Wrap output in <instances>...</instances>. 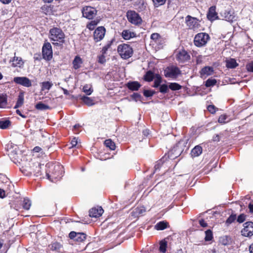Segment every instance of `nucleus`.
<instances>
[{
  "label": "nucleus",
  "mask_w": 253,
  "mask_h": 253,
  "mask_svg": "<svg viewBox=\"0 0 253 253\" xmlns=\"http://www.w3.org/2000/svg\"><path fill=\"white\" fill-rule=\"evenodd\" d=\"M104 144L107 147L109 148L111 150H114L115 149V144L111 139L106 140L104 142Z\"/></svg>",
  "instance_id": "36"
},
{
  "label": "nucleus",
  "mask_w": 253,
  "mask_h": 253,
  "mask_svg": "<svg viewBox=\"0 0 253 253\" xmlns=\"http://www.w3.org/2000/svg\"><path fill=\"white\" fill-rule=\"evenodd\" d=\"M5 196V192L3 190L0 189V198H3Z\"/></svg>",
  "instance_id": "62"
},
{
  "label": "nucleus",
  "mask_w": 253,
  "mask_h": 253,
  "mask_svg": "<svg viewBox=\"0 0 253 253\" xmlns=\"http://www.w3.org/2000/svg\"><path fill=\"white\" fill-rule=\"evenodd\" d=\"M110 45L109 44H108L107 45H106L103 47L102 50L103 54L106 53L107 50H108V49L110 47Z\"/></svg>",
  "instance_id": "60"
},
{
  "label": "nucleus",
  "mask_w": 253,
  "mask_h": 253,
  "mask_svg": "<svg viewBox=\"0 0 253 253\" xmlns=\"http://www.w3.org/2000/svg\"><path fill=\"white\" fill-rule=\"evenodd\" d=\"M154 78V74L152 72L148 71L144 76V79L148 82H151Z\"/></svg>",
  "instance_id": "38"
},
{
  "label": "nucleus",
  "mask_w": 253,
  "mask_h": 253,
  "mask_svg": "<svg viewBox=\"0 0 253 253\" xmlns=\"http://www.w3.org/2000/svg\"><path fill=\"white\" fill-rule=\"evenodd\" d=\"M104 210L101 207L94 208L90 210L89 215L90 217H97L100 216L103 213Z\"/></svg>",
  "instance_id": "17"
},
{
  "label": "nucleus",
  "mask_w": 253,
  "mask_h": 253,
  "mask_svg": "<svg viewBox=\"0 0 253 253\" xmlns=\"http://www.w3.org/2000/svg\"><path fill=\"white\" fill-rule=\"evenodd\" d=\"M83 91L86 95H90L93 91L91 87L89 85H85L83 87Z\"/></svg>",
  "instance_id": "41"
},
{
  "label": "nucleus",
  "mask_w": 253,
  "mask_h": 253,
  "mask_svg": "<svg viewBox=\"0 0 253 253\" xmlns=\"http://www.w3.org/2000/svg\"><path fill=\"white\" fill-rule=\"evenodd\" d=\"M81 99L84 102V104L88 106H91L94 104L93 100L87 96H81Z\"/></svg>",
  "instance_id": "32"
},
{
  "label": "nucleus",
  "mask_w": 253,
  "mask_h": 253,
  "mask_svg": "<svg viewBox=\"0 0 253 253\" xmlns=\"http://www.w3.org/2000/svg\"><path fill=\"white\" fill-rule=\"evenodd\" d=\"M82 64V60L79 56H76L73 61V67L75 69H78L80 68Z\"/></svg>",
  "instance_id": "25"
},
{
  "label": "nucleus",
  "mask_w": 253,
  "mask_h": 253,
  "mask_svg": "<svg viewBox=\"0 0 253 253\" xmlns=\"http://www.w3.org/2000/svg\"><path fill=\"white\" fill-rule=\"evenodd\" d=\"M13 81L19 84L26 87L32 86V82L30 79L26 77H17L13 79Z\"/></svg>",
  "instance_id": "11"
},
{
  "label": "nucleus",
  "mask_w": 253,
  "mask_h": 253,
  "mask_svg": "<svg viewBox=\"0 0 253 253\" xmlns=\"http://www.w3.org/2000/svg\"><path fill=\"white\" fill-rule=\"evenodd\" d=\"M222 16L225 20L230 22H232L235 20V16L234 15V13L231 11H225L222 13Z\"/></svg>",
  "instance_id": "18"
},
{
  "label": "nucleus",
  "mask_w": 253,
  "mask_h": 253,
  "mask_svg": "<svg viewBox=\"0 0 253 253\" xmlns=\"http://www.w3.org/2000/svg\"><path fill=\"white\" fill-rule=\"evenodd\" d=\"M199 224L203 227L207 226V223L203 219L199 220Z\"/></svg>",
  "instance_id": "59"
},
{
  "label": "nucleus",
  "mask_w": 253,
  "mask_h": 253,
  "mask_svg": "<svg viewBox=\"0 0 253 253\" xmlns=\"http://www.w3.org/2000/svg\"><path fill=\"white\" fill-rule=\"evenodd\" d=\"M176 59L179 62L183 63L190 59V55L187 51L182 50L179 51L177 54Z\"/></svg>",
  "instance_id": "16"
},
{
  "label": "nucleus",
  "mask_w": 253,
  "mask_h": 253,
  "mask_svg": "<svg viewBox=\"0 0 253 253\" xmlns=\"http://www.w3.org/2000/svg\"><path fill=\"white\" fill-rule=\"evenodd\" d=\"M168 86L167 84H162L160 87V91L162 93H167L168 91Z\"/></svg>",
  "instance_id": "48"
},
{
  "label": "nucleus",
  "mask_w": 253,
  "mask_h": 253,
  "mask_svg": "<svg viewBox=\"0 0 253 253\" xmlns=\"http://www.w3.org/2000/svg\"><path fill=\"white\" fill-rule=\"evenodd\" d=\"M216 81L215 79H209L206 82V86L210 87L215 84Z\"/></svg>",
  "instance_id": "46"
},
{
  "label": "nucleus",
  "mask_w": 253,
  "mask_h": 253,
  "mask_svg": "<svg viewBox=\"0 0 253 253\" xmlns=\"http://www.w3.org/2000/svg\"><path fill=\"white\" fill-rule=\"evenodd\" d=\"M181 87V85L176 83H170L169 85V88L172 90H179Z\"/></svg>",
  "instance_id": "43"
},
{
  "label": "nucleus",
  "mask_w": 253,
  "mask_h": 253,
  "mask_svg": "<svg viewBox=\"0 0 253 253\" xmlns=\"http://www.w3.org/2000/svg\"><path fill=\"white\" fill-rule=\"evenodd\" d=\"M246 68L248 71L253 72V61L248 63L246 65Z\"/></svg>",
  "instance_id": "54"
},
{
  "label": "nucleus",
  "mask_w": 253,
  "mask_h": 253,
  "mask_svg": "<svg viewBox=\"0 0 253 253\" xmlns=\"http://www.w3.org/2000/svg\"><path fill=\"white\" fill-rule=\"evenodd\" d=\"M106 30L103 27H98L94 32L93 37L96 42H98L102 40L104 37Z\"/></svg>",
  "instance_id": "15"
},
{
  "label": "nucleus",
  "mask_w": 253,
  "mask_h": 253,
  "mask_svg": "<svg viewBox=\"0 0 253 253\" xmlns=\"http://www.w3.org/2000/svg\"><path fill=\"white\" fill-rule=\"evenodd\" d=\"M162 78L159 75H156L155 78L154 84L153 86L154 87H157L159 86L161 83Z\"/></svg>",
  "instance_id": "42"
},
{
  "label": "nucleus",
  "mask_w": 253,
  "mask_h": 253,
  "mask_svg": "<svg viewBox=\"0 0 253 253\" xmlns=\"http://www.w3.org/2000/svg\"><path fill=\"white\" fill-rule=\"evenodd\" d=\"M31 204V201L29 199L24 198L23 201L22 207L23 209L28 210L30 209Z\"/></svg>",
  "instance_id": "35"
},
{
  "label": "nucleus",
  "mask_w": 253,
  "mask_h": 253,
  "mask_svg": "<svg viewBox=\"0 0 253 253\" xmlns=\"http://www.w3.org/2000/svg\"><path fill=\"white\" fill-rule=\"evenodd\" d=\"M167 243L165 241H162L160 243L159 250L162 253H165L166 251Z\"/></svg>",
  "instance_id": "40"
},
{
  "label": "nucleus",
  "mask_w": 253,
  "mask_h": 253,
  "mask_svg": "<svg viewBox=\"0 0 253 253\" xmlns=\"http://www.w3.org/2000/svg\"><path fill=\"white\" fill-rule=\"evenodd\" d=\"M127 18L129 22L134 25H139L141 23L142 19L138 13L134 11H128L126 13Z\"/></svg>",
  "instance_id": "6"
},
{
  "label": "nucleus",
  "mask_w": 253,
  "mask_h": 253,
  "mask_svg": "<svg viewBox=\"0 0 253 253\" xmlns=\"http://www.w3.org/2000/svg\"><path fill=\"white\" fill-rule=\"evenodd\" d=\"M238 64L236 62V61L234 59H230L227 61L226 62V66L228 68H234L237 67Z\"/></svg>",
  "instance_id": "34"
},
{
  "label": "nucleus",
  "mask_w": 253,
  "mask_h": 253,
  "mask_svg": "<svg viewBox=\"0 0 253 253\" xmlns=\"http://www.w3.org/2000/svg\"><path fill=\"white\" fill-rule=\"evenodd\" d=\"M168 227V223L165 221H160L157 223L155 226V228L157 230H164Z\"/></svg>",
  "instance_id": "27"
},
{
  "label": "nucleus",
  "mask_w": 253,
  "mask_h": 253,
  "mask_svg": "<svg viewBox=\"0 0 253 253\" xmlns=\"http://www.w3.org/2000/svg\"><path fill=\"white\" fill-rule=\"evenodd\" d=\"M24 103V95L21 93L18 96V100L16 104L14 107V108H17L21 107Z\"/></svg>",
  "instance_id": "33"
},
{
  "label": "nucleus",
  "mask_w": 253,
  "mask_h": 253,
  "mask_svg": "<svg viewBox=\"0 0 253 253\" xmlns=\"http://www.w3.org/2000/svg\"><path fill=\"white\" fill-rule=\"evenodd\" d=\"M187 144L186 140H181L174 147L172 151L176 155H180L184 150Z\"/></svg>",
  "instance_id": "14"
},
{
  "label": "nucleus",
  "mask_w": 253,
  "mask_h": 253,
  "mask_svg": "<svg viewBox=\"0 0 253 253\" xmlns=\"http://www.w3.org/2000/svg\"><path fill=\"white\" fill-rule=\"evenodd\" d=\"M7 105V98L5 95L0 94V108H5Z\"/></svg>",
  "instance_id": "30"
},
{
  "label": "nucleus",
  "mask_w": 253,
  "mask_h": 253,
  "mask_svg": "<svg viewBox=\"0 0 253 253\" xmlns=\"http://www.w3.org/2000/svg\"><path fill=\"white\" fill-rule=\"evenodd\" d=\"M98 61L99 63H101V64H104L106 62L105 57L104 56V55L103 54H102L98 57Z\"/></svg>",
  "instance_id": "56"
},
{
  "label": "nucleus",
  "mask_w": 253,
  "mask_h": 253,
  "mask_svg": "<svg viewBox=\"0 0 253 253\" xmlns=\"http://www.w3.org/2000/svg\"><path fill=\"white\" fill-rule=\"evenodd\" d=\"M205 240L206 241H211L213 238V235L212 231L211 230H208L205 232Z\"/></svg>",
  "instance_id": "39"
},
{
  "label": "nucleus",
  "mask_w": 253,
  "mask_h": 253,
  "mask_svg": "<svg viewBox=\"0 0 253 253\" xmlns=\"http://www.w3.org/2000/svg\"><path fill=\"white\" fill-rule=\"evenodd\" d=\"M10 62H12V66L14 67L22 68L24 65V61L21 57L14 56Z\"/></svg>",
  "instance_id": "19"
},
{
  "label": "nucleus",
  "mask_w": 253,
  "mask_h": 253,
  "mask_svg": "<svg viewBox=\"0 0 253 253\" xmlns=\"http://www.w3.org/2000/svg\"><path fill=\"white\" fill-rule=\"evenodd\" d=\"M167 0H152L155 7H158L161 5H164Z\"/></svg>",
  "instance_id": "44"
},
{
  "label": "nucleus",
  "mask_w": 253,
  "mask_h": 253,
  "mask_svg": "<svg viewBox=\"0 0 253 253\" xmlns=\"http://www.w3.org/2000/svg\"><path fill=\"white\" fill-rule=\"evenodd\" d=\"M213 73V69L211 67L206 66L203 68L200 71V74L202 78H206L210 76Z\"/></svg>",
  "instance_id": "21"
},
{
  "label": "nucleus",
  "mask_w": 253,
  "mask_h": 253,
  "mask_svg": "<svg viewBox=\"0 0 253 253\" xmlns=\"http://www.w3.org/2000/svg\"><path fill=\"white\" fill-rule=\"evenodd\" d=\"M97 22L95 21H92L87 25V27L89 30H93Z\"/></svg>",
  "instance_id": "51"
},
{
  "label": "nucleus",
  "mask_w": 253,
  "mask_h": 253,
  "mask_svg": "<svg viewBox=\"0 0 253 253\" xmlns=\"http://www.w3.org/2000/svg\"><path fill=\"white\" fill-rule=\"evenodd\" d=\"M162 165V160H160L159 161H158L157 162V163L155 166V171H157V170L158 169H159L161 167Z\"/></svg>",
  "instance_id": "58"
},
{
  "label": "nucleus",
  "mask_w": 253,
  "mask_h": 253,
  "mask_svg": "<svg viewBox=\"0 0 253 253\" xmlns=\"http://www.w3.org/2000/svg\"><path fill=\"white\" fill-rule=\"evenodd\" d=\"M207 17L210 21L215 20L218 18L215 6H211L209 8V12L207 14Z\"/></svg>",
  "instance_id": "20"
},
{
  "label": "nucleus",
  "mask_w": 253,
  "mask_h": 253,
  "mask_svg": "<svg viewBox=\"0 0 253 253\" xmlns=\"http://www.w3.org/2000/svg\"><path fill=\"white\" fill-rule=\"evenodd\" d=\"M126 86L131 90H138L141 84L137 82H129L127 83Z\"/></svg>",
  "instance_id": "22"
},
{
  "label": "nucleus",
  "mask_w": 253,
  "mask_h": 253,
  "mask_svg": "<svg viewBox=\"0 0 253 253\" xmlns=\"http://www.w3.org/2000/svg\"><path fill=\"white\" fill-rule=\"evenodd\" d=\"M50 248L52 251L60 252L62 248V246L58 242H55L50 245Z\"/></svg>",
  "instance_id": "28"
},
{
  "label": "nucleus",
  "mask_w": 253,
  "mask_h": 253,
  "mask_svg": "<svg viewBox=\"0 0 253 253\" xmlns=\"http://www.w3.org/2000/svg\"><path fill=\"white\" fill-rule=\"evenodd\" d=\"M208 110L212 114L214 113L217 109L214 105H210L207 107Z\"/></svg>",
  "instance_id": "49"
},
{
  "label": "nucleus",
  "mask_w": 253,
  "mask_h": 253,
  "mask_svg": "<svg viewBox=\"0 0 253 253\" xmlns=\"http://www.w3.org/2000/svg\"><path fill=\"white\" fill-rule=\"evenodd\" d=\"M118 52L122 58L127 59L131 56L133 50L132 48L129 45L123 44L118 46Z\"/></svg>",
  "instance_id": "2"
},
{
  "label": "nucleus",
  "mask_w": 253,
  "mask_h": 253,
  "mask_svg": "<svg viewBox=\"0 0 253 253\" xmlns=\"http://www.w3.org/2000/svg\"><path fill=\"white\" fill-rule=\"evenodd\" d=\"M142 133H143V134L145 136H147L149 135V130L147 129H145L143 130Z\"/></svg>",
  "instance_id": "61"
},
{
  "label": "nucleus",
  "mask_w": 253,
  "mask_h": 253,
  "mask_svg": "<svg viewBox=\"0 0 253 253\" xmlns=\"http://www.w3.org/2000/svg\"><path fill=\"white\" fill-rule=\"evenodd\" d=\"M164 73L166 77L176 78L181 74V71L178 67L172 66L167 67L165 69Z\"/></svg>",
  "instance_id": "5"
},
{
  "label": "nucleus",
  "mask_w": 253,
  "mask_h": 253,
  "mask_svg": "<svg viewBox=\"0 0 253 253\" xmlns=\"http://www.w3.org/2000/svg\"><path fill=\"white\" fill-rule=\"evenodd\" d=\"M249 250L250 253H253V243L250 245Z\"/></svg>",
  "instance_id": "64"
},
{
  "label": "nucleus",
  "mask_w": 253,
  "mask_h": 253,
  "mask_svg": "<svg viewBox=\"0 0 253 253\" xmlns=\"http://www.w3.org/2000/svg\"><path fill=\"white\" fill-rule=\"evenodd\" d=\"M154 93V91L150 90H145L144 91V95L146 97L152 96Z\"/></svg>",
  "instance_id": "50"
},
{
  "label": "nucleus",
  "mask_w": 253,
  "mask_h": 253,
  "mask_svg": "<svg viewBox=\"0 0 253 253\" xmlns=\"http://www.w3.org/2000/svg\"><path fill=\"white\" fill-rule=\"evenodd\" d=\"M229 121L230 119H229L227 115L225 114L221 115L218 120V122L220 124H225L228 122Z\"/></svg>",
  "instance_id": "37"
},
{
  "label": "nucleus",
  "mask_w": 253,
  "mask_h": 253,
  "mask_svg": "<svg viewBox=\"0 0 253 253\" xmlns=\"http://www.w3.org/2000/svg\"><path fill=\"white\" fill-rule=\"evenodd\" d=\"M49 38L54 44H58L64 42L65 35L61 29L58 28L51 29L49 31Z\"/></svg>",
  "instance_id": "1"
},
{
  "label": "nucleus",
  "mask_w": 253,
  "mask_h": 253,
  "mask_svg": "<svg viewBox=\"0 0 253 253\" xmlns=\"http://www.w3.org/2000/svg\"><path fill=\"white\" fill-rule=\"evenodd\" d=\"M185 21L189 29L195 30L198 29L200 27V21L197 18L190 15L186 17Z\"/></svg>",
  "instance_id": "4"
},
{
  "label": "nucleus",
  "mask_w": 253,
  "mask_h": 253,
  "mask_svg": "<svg viewBox=\"0 0 253 253\" xmlns=\"http://www.w3.org/2000/svg\"><path fill=\"white\" fill-rule=\"evenodd\" d=\"M122 36L125 40H127L131 38L134 37L135 34L129 30H125L122 32Z\"/></svg>",
  "instance_id": "24"
},
{
  "label": "nucleus",
  "mask_w": 253,
  "mask_h": 253,
  "mask_svg": "<svg viewBox=\"0 0 253 253\" xmlns=\"http://www.w3.org/2000/svg\"><path fill=\"white\" fill-rule=\"evenodd\" d=\"M210 37L208 34L200 33L196 35L194 38V44L196 46L201 47L204 46L207 43Z\"/></svg>",
  "instance_id": "3"
},
{
  "label": "nucleus",
  "mask_w": 253,
  "mask_h": 253,
  "mask_svg": "<svg viewBox=\"0 0 253 253\" xmlns=\"http://www.w3.org/2000/svg\"><path fill=\"white\" fill-rule=\"evenodd\" d=\"M236 215H231L227 219L226 222L228 223H231L236 219Z\"/></svg>",
  "instance_id": "52"
},
{
  "label": "nucleus",
  "mask_w": 253,
  "mask_h": 253,
  "mask_svg": "<svg viewBox=\"0 0 253 253\" xmlns=\"http://www.w3.org/2000/svg\"><path fill=\"white\" fill-rule=\"evenodd\" d=\"M249 208L250 212L253 213V204L250 203L249 205Z\"/></svg>",
  "instance_id": "63"
},
{
  "label": "nucleus",
  "mask_w": 253,
  "mask_h": 253,
  "mask_svg": "<svg viewBox=\"0 0 253 253\" xmlns=\"http://www.w3.org/2000/svg\"><path fill=\"white\" fill-rule=\"evenodd\" d=\"M96 9L91 6L84 7L82 10L83 16L89 19H92L96 15Z\"/></svg>",
  "instance_id": "12"
},
{
  "label": "nucleus",
  "mask_w": 253,
  "mask_h": 253,
  "mask_svg": "<svg viewBox=\"0 0 253 253\" xmlns=\"http://www.w3.org/2000/svg\"><path fill=\"white\" fill-rule=\"evenodd\" d=\"M63 168L59 165H56L54 167V172L51 175L46 173L47 178L52 182L56 181V179L60 178L62 176V170Z\"/></svg>",
  "instance_id": "9"
},
{
  "label": "nucleus",
  "mask_w": 253,
  "mask_h": 253,
  "mask_svg": "<svg viewBox=\"0 0 253 253\" xmlns=\"http://www.w3.org/2000/svg\"><path fill=\"white\" fill-rule=\"evenodd\" d=\"M202 147L200 145H197L192 150L191 155L193 157H198L202 154Z\"/></svg>",
  "instance_id": "23"
},
{
  "label": "nucleus",
  "mask_w": 253,
  "mask_h": 253,
  "mask_svg": "<svg viewBox=\"0 0 253 253\" xmlns=\"http://www.w3.org/2000/svg\"><path fill=\"white\" fill-rule=\"evenodd\" d=\"M41 166L42 165L39 163H36L34 164V167H35V169H33V172L34 174L37 177L41 175Z\"/></svg>",
  "instance_id": "26"
},
{
  "label": "nucleus",
  "mask_w": 253,
  "mask_h": 253,
  "mask_svg": "<svg viewBox=\"0 0 253 253\" xmlns=\"http://www.w3.org/2000/svg\"><path fill=\"white\" fill-rule=\"evenodd\" d=\"M246 219V216L244 214H240L237 218V221L239 223L243 222Z\"/></svg>",
  "instance_id": "53"
},
{
  "label": "nucleus",
  "mask_w": 253,
  "mask_h": 253,
  "mask_svg": "<svg viewBox=\"0 0 253 253\" xmlns=\"http://www.w3.org/2000/svg\"><path fill=\"white\" fill-rule=\"evenodd\" d=\"M69 237L71 239L81 243L84 241L86 239V235L84 233L76 232L72 231L69 234Z\"/></svg>",
  "instance_id": "13"
},
{
  "label": "nucleus",
  "mask_w": 253,
  "mask_h": 253,
  "mask_svg": "<svg viewBox=\"0 0 253 253\" xmlns=\"http://www.w3.org/2000/svg\"><path fill=\"white\" fill-rule=\"evenodd\" d=\"M145 211V209L143 207L137 208L135 209V212L139 214H142Z\"/></svg>",
  "instance_id": "57"
},
{
  "label": "nucleus",
  "mask_w": 253,
  "mask_h": 253,
  "mask_svg": "<svg viewBox=\"0 0 253 253\" xmlns=\"http://www.w3.org/2000/svg\"><path fill=\"white\" fill-rule=\"evenodd\" d=\"M36 108L38 110H46L49 108V107L42 102H39L36 105Z\"/></svg>",
  "instance_id": "45"
},
{
  "label": "nucleus",
  "mask_w": 253,
  "mask_h": 253,
  "mask_svg": "<svg viewBox=\"0 0 253 253\" xmlns=\"http://www.w3.org/2000/svg\"><path fill=\"white\" fill-rule=\"evenodd\" d=\"M151 43L153 45L158 46V48L162 47L165 42L164 39L158 33H153L151 36Z\"/></svg>",
  "instance_id": "8"
},
{
  "label": "nucleus",
  "mask_w": 253,
  "mask_h": 253,
  "mask_svg": "<svg viewBox=\"0 0 253 253\" xmlns=\"http://www.w3.org/2000/svg\"><path fill=\"white\" fill-rule=\"evenodd\" d=\"M11 122L8 120L2 119L0 120V128L6 129L10 125Z\"/></svg>",
  "instance_id": "29"
},
{
  "label": "nucleus",
  "mask_w": 253,
  "mask_h": 253,
  "mask_svg": "<svg viewBox=\"0 0 253 253\" xmlns=\"http://www.w3.org/2000/svg\"><path fill=\"white\" fill-rule=\"evenodd\" d=\"M42 56L44 59L49 60L52 57V50L50 43L44 42L42 48Z\"/></svg>",
  "instance_id": "7"
},
{
  "label": "nucleus",
  "mask_w": 253,
  "mask_h": 253,
  "mask_svg": "<svg viewBox=\"0 0 253 253\" xmlns=\"http://www.w3.org/2000/svg\"><path fill=\"white\" fill-rule=\"evenodd\" d=\"M220 242L223 245H227L229 243V240L227 236H223L220 238Z\"/></svg>",
  "instance_id": "47"
},
{
  "label": "nucleus",
  "mask_w": 253,
  "mask_h": 253,
  "mask_svg": "<svg viewBox=\"0 0 253 253\" xmlns=\"http://www.w3.org/2000/svg\"><path fill=\"white\" fill-rule=\"evenodd\" d=\"M53 84L50 82H44L41 84V89L42 90H49L52 86Z\"/></svg>",
  "instance_id": "31"
},
{
  "label": "nucleus",
  "mask_w": 253,
  "mask_h": 253,
  "mask_svg": "<svg viewBox=\"0 0 253 253\" xmlns=\"http://www.w3.org/2000/svg\"><path fill=\"white\" fill-rule=\"evenodd\" d=\"M242 235L251 237L253 235V222L249 221L244 224V228L241 231Z\"/></svg>",
  "instance_id": "10"
},
{
  "label": "nucleus",
  "mask_w": 253,
  "mask_h": 253,
  "mask_svg": "<svg viewBox=\"0 0 253 253\" xmlns=\"http://www.w3.org/2000/svg\"><path fill=\"white\" fill-rule=\"evenodd\" d=\"M71 146L69 148H72L75 147L78 144V139L76 137L72 139L71 142Z\"/></svg>",
  "instance_id": "55"
}]
</instances>
